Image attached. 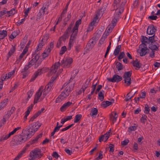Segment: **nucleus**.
<instances>
[{
  "mask_svg": "<svg viewBox=\"0 0 160 160\" xmlns=\"http://www.w3.org/2000/svg\"><path fill=\"white\" fill-rule=\"evenodd\" d=\"M30 128L28 129V133L27 134L26 137H25V135L24 136H22V135H19L14 136L15 138L16 139L14 140H15V143L14 144L17 145L21 144L26 141L28 138H30L34 135V132L32 131V130L31 131H30Z\"/></svg>",
  "mask_w": 160,
  "mask_h": 160,
  "instance_id": "1",
  "label": "nucleus"
},
{
  "mask_svg": "<svg viewBox=\"0 0 160 160\" xmlns=\"http://www.w3.org/2000/svg\"><path fill=\"white\" fill-rule=\"evenodd\" d=\"M43 155V154L42 153L41 150L38 148L32 150L30 153V156L34 159L40 158Z\"/></svg>",
  "mask_w": 160,
  "mask_h": 160,
  "instance_id": "2",
  "label": "nucleus"
},
{
  "mask_svg": "<svg viewBox=\"0 0 160 160\" xmlns=\"http://www.w3.org/2000/svg\"><path fill=\"white\" fill-rule=\"evenodd\" d=\"M41 126V124H40L38 121L37 122H35L31 124V126H29L26 129V130H23L22 132V133L25 132L26 131H28V129H29L30 128V131L34 132V134L35 132L37 131V130L39 128V127Z\"/></svg>",
  "mask_w": 160,
  "mask_h": 160,
  "instance_id": "3",
  "label": "nucleus"
},
{
  "mask_svg": "<svg viewBox=\"0 0 160 160\" xmlns=\"http://www.w3.org/2000/svg\"><path fill=\"white\" fill-rule=\"evenodd\" d=\"M72 62V58L68 57L64 58L61 62V66L64 68H69Z\"/></svg>",
  "mask_w": 160,
  "mask_h": 160,
  "instance_id": "4",
  "label": "nucleus"
},
{
  "mask_svg": "<svg viewBox=\"0 0 160 160\" xmlns=\"http://www.w3.org/2000/svg\"><path fill=\"white\" fill-rule=\"evenodd\" d=\"M122 79V77L116 74H114L112 78H107L108 80L112 82H118L121 81Z\"/></svg>",
  "mask_w": 160,
  "mask_h": 160,
  "instance_id": "5",
  "label": "nucleus"
},
{
  "mask_svg": "<svg viewBox=\"0 0 160 160\" xmlns=\"http://www.w3.org/2000/svg\"><path fill=\"white\" fill-rule=\"evenodd\" d=\"M157 30L156 28L153 24H151L148 26L147 30V33L148 35H153Z\"/></svg>",
  "mask_w": 160,
  "mask_h": 160,
  "instance_id": "6",
  "label": "nucleus"
},
{
  "mask_svg": "<svg viewBox=\"0 0 160 160\" xmlns=\"http://www.w3.org/2000/svg\"><path fill=\"white\" fill-rule=\"evenodd\" d=\"M159 47V44L157 42H153L149 43L148 48L151 50L158 51V48Z\"/></svg>",
  "mask_w": 160,
  "mask_h": 160,
  "instance_id": "7",
  "label": "nucleus"
},
{
  "mask_svg": "<svg viewBox=\"0 0 160 160\" xmlns=\"http://www.w3.org/2000/svg\"><path fill=\"white\" fill-rule=\"evenodd\" d=\"M109 132H107L105 134L101 135L99 138V142L104 141L105 142L108 139L109 137Z\"/></svg>",
  "mask_w": 160,
  "mask_h": 160,
  "instance_id": "8",
  "label": "nucleus"
},
{
  "mask_svg": "<svg viewBox=\"0 0 160 160\" xmlns=\"http://www.w3.org/2000/svg\"><path fill=\"white\" fill-rule=\"evenodd\" d=\"M123 11L122 10V8H121L119 9V8H117L116 9V11L114 15V18L118 19L120 17V16L121 13H122Z\"/></svg>",
  "mask_w": 160,
  "mask_h": 160,
  "instance_id": "9",
  "label": "nucleus"
},
{
  "mask_svg": "<svg viewBox=\"0 0 160 160\" xmlns=\"http://www.w3.org/2000/svg\"><path fill=\"white\" fill-rule=\"evenodd\" d=\"M39 56L38 55V54H37L35 55V57L28 62L29 65L30 64L31 66L34 65L35 63L37 62V61L39 58Z\"/></svg>",
  "mask_w": 160,
  "mask_h": 160,
  "instance_id": "10",
  "label": "nucleus"
},
{
  "mask_svg": "<svg viewBox=\"0 0 160 160\" xmlns=\"http://www.w3.org/2000/svg\"><path fill=\"white\" fill-rule=\"evenodd\" d=\"M72 102L68 101L67 102L65 103L60 108V110L62 111H63L65 110H66L72 104Z\"/></svg>",
  "mask_w": 160,
  "mask_h": 160,
  "instance_id": "11",
  "label": "nucleus"
},
{
  "mask_svg": "<svg viewBox=\"0 0 160 160\" xmlns=\"http://www.w3.org/2000/svg\"><path fill=\"white\" fill-rule=\"evenodd\" d=\"M42 91L41 92H38V91L35 95L34 100V104L37 103L39 100L40 97L41 96L42 94Z\"/></svg>",
  "mask_w": 160,
  "mask_h": 160,
  "instance_id": "12",
  "label": "nucleus"
},
{
  "mask_svg": "<svg viewBox=\"0 0 160 160\" xmlns=\"http://www.w3.org/2000/svg\"><path fill=\"white\" fill-rule=\"evenodd\" d=\"M42 133H40L37 136V137L32 140H31L29 142L30 144L35 143L38 141V139L42 136Z\"/></svg>",
  "mask_w": 160,
  "mask_h": 160,
  "instance_id": "13",
  "label": "nucleus"
},
{
  "mask_svg": "<svg viewBox=\"0 0 160 160\" xmlns=\"http://www.w3.org/2000/svg\"><path fill=\"white\" fill-rule=\"evenodd\" d=\"M141 52H138L139 53L140 56H143L147 53L148 52H147V50L148 49V48H145L141 47Z\"/></svg>",
  "mask_w": 160,
  "mask_h": 160,
  "instance_id": "14",
  "label": "nucleus"
},
{
  "mask_svg": "<svg viewBox=\"0 0 160 160\" xmlns=\"http://www.w3.org/2000/svg\"><path fill=\"white\" fill-rule=\"evenodd\" d=\"M91 79L90 78H88V79L86 81V82H85L84 85H83L82 87V89L83 92H84L86 88L88 87V86L89 85V83L90 82Z\"/></svg>",
  "mask_w": 160,
  "mask_h": 160,
  "instance_id": "15",
  "label": "nucleus"
},
{
  "mask_svg": "<svg viewBox=\"0 0 160 160\" xmlns=\"http://www.w3.org/2000/svg\"><path fill=\"white\" fill-rule=\"evenodd\" d=\"M0 32V40L4 38L7 35V32L6 30L1 31Z\"/></svg>",
  "mask_w": 160,
  "mask_h": 160,
  "instance_id": "16",
  "label": "nucleus"
},
{
  "mask_svg": "<svg viewBox=\"0 0 160 160\" xmlns=\"http://www.w3.org/2000/svg\"><path fill=\"white\" fill-rule=\"evenodd\" d=\"M69 33L67 32V31H65L64 34L60 37L59 39L61 40H62L65 41L67 38H68L69 37L68 35Z\"/></svg>",
  "mask_w": 160,
  "mask_h": 160,
  "instance_id": "17",
  "label": "nucleus"
},
{
  "mask_svg": "<svg viewBox=\"0 0 160 160\" xmlns=\"http://www.w3.org/2000/svg\"><path fill=\"white\" fill-rule=\"evenodd\" d=\"M48 69L46 67H43L41 69H38L36 72L39 75H41L42 74L47 72Z\"/></svg>",
  "mask_w": 160,
  "mask_h": 160,
  "instance_id": "18",
  "label": "nucleus"
},
{
  "mask_svg": "<svg viewBox=\"0 0 160 160\" xmlns=\"http://www.w3.org/2000/svg\"><path fill=\"white\" fill-rule=\"evenodd\" d=\"M132 74V71H130L128 72H124L123 76V78H131Z\"/></svg>",
  "mask_w": 160,
  "mask_h": 160,
  "instance_id": "19",
  "label": "nucleus"
},
{
  "mask_svg": "<svg viewBox=\"0 0 160 160\" xmlns=\"http://www.w3.org/2000/svg\"><path fill=\"white\" fill-rule=\"evenodd\" d=\"M121 45H118L116 47L113 53L115 56H116L119 53L121 48Z\"/></svg>",
  "mask_w": 160,
  "mask_h": 160,
  "instance_id": "20",
  "label": "nucleus"
},
{
  "mask_svg": "<svg viewBox=\"0 0 160 160\" xmlns=\"http://www.w3.org/2000/svg\"><path fill=\"white\" fill-rule=\"evenodd\" d=\"M116 68H117L118 71H120L121 70L123 69V66L122 63L120 62H117L116 63Z\"/></svg>",
  "mask_w": 160,
  "mask_h": 160,
  "instance_id": "21",
  "label": "nucleus"
},
{
  "mask_svg": "<svg viewBox=\"0 0 160 160\" xmlns=\"http://www.w3.org/2000/svg\"><path fill=\"white\" fill-rule=\"evenodd\" d=\"M91 112L92 114L90 113V115L91 116H94V115H96L98 113V110L96 108H92Z\"/></svg>",
  "mask_w": 160,
  "mask_h": 160,
  "instance_id": "22",
  "label": "nucleus"
},
{
  "mask_svg": "<svg viewBox=\"0 0 160 160\" xmlns=\"http://www.w3.org/2000/svg\"><path fill=\"white\" fill-rule=\"evenodd\" d=\"M8 99L6 98L4 99L2 102L0 103V108L2 109L3 108L5 107L6 103L8 102Z\"/></svg>",
  "mask_w": 160,
  "mask_h": 160,
  "instance_id": "23",
  "label": "nucleus"
},
{
  "mask_svg": "<svg viewBox=\"0 0 160 160\" xmlns=\"http://www.w3.org/2000/svg\"><path fill=\"white\" fill-rule=\"evenodd\" d=\"M16 48L15 46L12 47L11 48L10 50L8 52V59L14 53V52L15 51Z\"/></svg>",
  "mask_w": 160,
  "mask_h": 160,
  "instance_id": "24",
  "label": "nucleus"
},
{
  "mask_svg": "<svg viewBox=\"0 0 160 160\" xmlns=\"http://www.w3.org/2000/svg\"><path fill=\"white\" fill-rule=\"evenodd\" d=\"M82 117V115L80 114H77L75 117L74 119V122L77 123L81 119Z\"/></svg>",
  "mask_w": 160,
  "mask_h": 160,
  "instance_id": "25",
  "label": "nucleus"
},
{
  "mask_svg": "<svg viewBox=\"0 0 160 160\" xmlns=\"http://www.w3.org/2000/svg\"><path fill=\"white\" fill-rule=\"evenodd\" d=\"M124 83H126L127 86H129L130 85L131 83V78H124Z\"/></svg>",
  "mask_w": 160,
  "mask_h": 160,
  "instance_id": "26",
  "label": "nucleus"
},
{
  "mask_svg": "<svg viewBox=\"0 0 160 160\" xmlns=\"http://www.w3.org/2000/svg\"><path fill=\"white\" fill-rule=\"evenodd\" d=\"M150 111V107L147 104H145V105L144 110V112L146 114H148L149 113Z\"/></svg>",
  "mask_w": 160,
  "mask_h": 160,
  "instance_id": "27",
  "label": "nucleus"
},
{
  "mask_svg": "<svg viewBox=\"0 0 160 160\" xmlns=\"http://www.w3.org/2000/svg\"><path fill=\"white\" fill-rule=\"evenodd\" d=\"M93 46L94 45L93 44L92 45L90 42H88V43H87L86 47L87 51L89 52L90 50L92 48Z\"/></svg>",
  "mask_w": 160,
  "mask_h": 160,
  "instance_id": "28",
  "label": "nucleus"
},
{
  "mask_svg": "<svg viewBox=\"0 0 160 160\" xmlns=\"http://www.w3.org/2000/svg\"><path fill=\"white\" fill-rule=\"evenodd\" d=\"M39 75L38 73L36 71L35 72L34 74V75L32 76V77L30 80V82H31L33 81L34 80H35L36 78H37V77Z\"/></svg>",
  "mask_w": 160,
  "mask_h": 160,
  "instance_id": "29",
  "label": "nucleus"
},
{
  "mask_svg": "<svg viewBox=\"0 0 160 160\" xmlns=\"http://www.w3.org/2000/svg\"><path fill=\"white\" fill-rule=\"evenodd\" d=\"M52 86H53L48 83V84L46 86L44 89L47 91V92H49L50 91L51 89L52 88Z\"/></svg>",
  "mask_w": 160,
  "mask_h": 160,
  "instance_id": "30",
  "label": "nucleus"
},
{
  "mask_svg": "<svg viewBox=\"0 0 160 160\" xmlns=\"http://www.w3.org/2000/svg\"><path fill=\"white\" fill-rule=\"evenodd\" d=\"M73 87V86H71V87L70 86L67 87L64 90L66 91V92L67 93H68V94H69V93L72 90Z\"/></svg>",
  "mask_w": 160,
  "mask_h": 160,
  "instance_id": "31",
  "label": "nucleus"
},
{
  "mask_svg": "<svg viewBox=\"0 0 160 160\" xmlns=\"http://www.w3.org/2000/svg\"><path fill=\"white\" fill-rule=\"evenodd\" d=\"M125 55L124 52H120L119 55L118 57V59L120 61L121 60L125 57Z\"/></svg>",
  "mask_w": 160,
  "mask_h": 160,
  "instance_id": "32",
  "label": "nucleus"
},
{
  "mask_svg": "<svg viewBox=\"0 0 160 160\" xmlns=\"http://www.w3.org/2000/svg\"><path fill=\"white\" fill-rule=\"evenodd\" d=\"M67 50V48L66 46H64L61 48V50L60 51L59 54L62 55Z\"/></svg>",
  "mask_w": 160,
  "mask_h": 160,
  "instance_id": "33",
  "label": "nucleus"
},
{
  "mask_svg": "<svg viewBox=\"0 0 160 160\" xmlns=\"http://www.w3.org/2000/svg\"><path fill=\"white\" fill-rule=\"evenodd\" d=\"M31 65L30 64L29 65V63H28V65H26L25 66L24 68L22 69V70L21 72H22L25 71H28V69L31 67Z\"/></svg>",
  "mask_w": 160,
  "mask_h": 160,
  "instance_id": "34",
  "label": "nucleus"
},
{
  "mask_svg": "<svg viewBox=\"0 0 160 160\" xmlns=\"http://www.w3.org/2000/svg\"><path fill=\"white\" fill-rule=\"evenodd\" d=\"M68 95L69 94H68V93H67L66 92V91L64 90L61 93L60 95V97H62V99L63 98H66Z\"/></svg>",
  "mask_w": 160,
  "mask_h": 160,
  "instance_id": "35",
  "label": "nucleus"
},
{
  "mask_svg": "<svg viewBox=\"0 0 160 160\" xmlns=\"http://www.w3.org/2000/svg\"><path fill=\"white\" fill-rule=\"evenodd\" d=\"M26 149L27 148H26L23 149L17 156L18 157V158L19 159L22 156V155L25 152Z\"/></svg>",
  "mask_w": 160,
  "mask_h": 160,
  "instance_id": "36",
  "label": "nucleus"
},
{
  "mask_svg": "<svg viewBox=\"0 0 160 160\" xmlns=\"http://www.w3.org/2000/svg\"><path fill=\"white\" fill-rule=\"evenodd\" d=\"M95 80H94L93 81V85H92V91L91 92V94H93V93L94 92V91H95V89H96V86L97 85V83L96 82V83L95 84H94V82H95Z\"/></svg>",
  "mask_w": 160,
  "mask_h": 160,
  "instance_id": "37",
  "label": "nucleus"
},
{
  "mask_svg": "<svg viewBox=\"0 0 160 160\" xmlns=\"http://www.w3.org/2000/svg\"><path fill=\"white\" fill-rule=\"evenodd\" d=\"M49 38V35L48 34H46L45 35H44L42 39V41H44V42H47L48 39Z\"/></svg>",
  "mask_w": 160,
  "mask_h": 160,
  "instance_id": "38",
  "label": "nucleus"
},
{
  "mask_svg": "<svg viewBox=\"0 0 160 160\" xmlns=\"http://www.w3.org/2000/svg\"><path fill=\"white\" fill-rule=\"evenodd\" d=\"M17 11L16 10L15 8H13L12 9L10 10V14H9L8 17H9L11 15H14L15 13H17Z\"/></svg>",
  "mask_w": 160,
  "mask_h": 160,
  "instance_id": "39",
  "label": "nucleus"
},
{
  "mask_svg": "<svg viewBox=\"0 0 160 160\" xmlns=\"http://www.w3.org/2000/svg\"><path fill=\"white\" fill-rule=\"evenodd\" d=\"M98 99L101 101H102L104 99V94H102L101 92H99L98 94Z\"/></svg>",
  "mask_w": 160,
  "mask_h": 160,
  "instance_id": "40",
  "label": "nucleus"
},
{
  "mask_svg": "<svg viewBox=\"0 0 160 160\" xmlns=\"http://www.w3.org/2000/svg\"><path fill=\"white\" fill-rule=\"evenodd\" d=\"M137 126H132L129 127L128 128V131L131 132L132 131H135L137 128Z\"/></svg>",
  "mask_w": 160,
  "mask_h": 160,
  "instance_id": "41",
  "label": "nucleus"
},
{
  "mask_svg": "<svg viewBox=\"0 0 160 160\" xmlns=\"http://www.w3.org/2000/svg\"><path fill=\"white\" fill-rule=\"evenodd\" d=\"M133 67H135L138 68H140L141 67L142 64L140 62H136V63H132Z\"/></svg>",
  "mask_w": 160,
  "mask_h": 160,
  "instance_id": "42",
  "label": "nucleus"
},
{
  "mask_svg": "<svg viewBox=\"0 0 160 160\" xmlns=\"http://www.w3.org/2000/svg\"><path fill=\"white\" fill-rule=\"evenodd\" d=\"M81 19H79L77 20L75 22V25L74 27L78 29V28L80 24H81Z\"/></svg>",
  "mask_w": 160,
  "mask_h": 160,
  "instance_id": "43",
  "label": "nucleus"
},
{
  "mask_svg": "<svg viewBox=\"0 0 160 160\" xmlns=\"http://www.w3.org/2000/svg\"><path fill=\"white\" fill-rule=\"evenodd\" d=\"M148 39L149 42H148V44H149L150 42L151 43L155 42L156 41V40L153 38V37H149L148 38Z\"/></svg>",
  "mask_w": 160,
  "mask_h": 160,
  "instance_id": "44",
  "label": "nucleus"
},
{
  "mask_svg": "<svg viewBox=\"0 0 160 160\" xmlns=\"http://www.w3.org/2000/svg\"><path fill=\"white\" fill-rule=\"evenodd\" d=\"M142 38L141 39V42H146L147 43H148V42L147 41H149L148 38L144 36H142Z\"/></svg>",
  "mask_w": 160,
  "mask_h": 160,
  "instance_id": "45",
  "label": "nucleus"
},
{
  "mask_svg": "<svg viewBox=\"0 0 160 160\" xmlns=\"http://www.w3.org/2000/svg\"><path fill=\"white\" fill-rule=\"evenodd\" d=\"M117 20V19L114 18V19L112 20L111 22L112 24V25H111L112 28H114V26L116 25Z\"/></svg>",
  "mask_w": 160,
  "mask_h": 160,
  "instance_id": "46",
  "label": "nucleus"
},
{
  "mask_svg": "<svg viewBox=\"0 0 160 160\" xmlns=\"http://www.w3.org/2000/svg\"><path fill=\"white\" fill-rule=\"evenodd\" d=\"M39 115L37 113H35L31 117L29 121V122L31 121L32 122Z\"/></svg>",
  "mask_w": 160,
  "mask_h": 160,
  "instance_id": "47",
  "label": "nucleus"
},
{
  "mask_svg": "<svg viewBox=\"0 0 160 160\" xmlns=\"http://www.w3.org/2000/svg\"><path fill=\"white\" fill-rule=\"evenodd\" d=\"M114 146L113 144H110L109 145V152H113L114 151Z\"/></svg>",
  "mask_w": 160,
  "mask_h": 160,
  "instance_id": "48",
  "label": "nucleus"
},
{
  "mask_svg": "<svg viewBox=\"0 0 160 160\" xmlns=\"http://www.w3.org/2000/svg\"><path fill=\"white\" fill-rule=\"evenodd\" d=\"M51 72L52 73H55L57 70V68L53 66H52L51 68Z\"/></svg>",
  "mask_w": 160,
  "mask_h": 160,
  "instance_id": "49",
  "label": "nucleus"
},
{
  "mask_svg": "<svg viewBox=\"0 0 160 160\" xmlns=\"http://www.w3.org/2000/svg\"><path fill=\"white\" fill-rule=\"evenodd\" d=\"M22 73H22L23 76H22V78H25L29 74L30 72L29 71H25V72H23Z\"/></svg>",
  "mask_w": 160,
  "mask_h": 160,
  "instance_id": "50",
  "label": "nucleus"
},
{
  "mask_svg": "<svg viewBox=\"0 0 160 160\" xmlns=\"http://www.w3.org/2000/svg\"><path fill=\"white\" fill-rule=\"evenodd\" d=\"M142 42V43L139 46V48H141V47H142L143 48H147V45L146 43V42Z\"/></svg>",
  "mask_w": 160,
  "mask_h": 160,
  "instance_id": "51",
  "label": "nucleus"
},
{
  "mask_svg": "<svg viewBox=\"0 0 160 160\" xmlns=\"http://www.w3.org/2000/svg\"><path fill=\"white\" fill-rule=\"evenodd\" d=\"M78 29L74 27L72 30H71L70 32H71L72 33H75V34H78Z\"/></svg>",
  "mask_w": 160,
  "mask_h": 160,
  "instance_id": "52",
  "label": "nucleus"
},
{
  "mask_svg": "<svg viewBox=\"0 0 160 160\" xmlns=\"http://www.w3.org/2000/svg\"><path fill=\"white\" fill-rule=\"evenodd\" d=\"M73 23H71L69 27H68V28H67V29L66 30V31H67L69 33L70 32H71V30L72 28V26L73 25Z\"/></svg>",
  "mask_w": 160,
  "mask_h": 160,
  "instance_id": "53",
  "label": "nucleus"
},
{
  "mask_svg": "<svg viewBox=\"0 0 160 160\" xmlns=\"http://www.w3.org/2000/svg\"><path fill=\"white\" fill-rule=\"evenodd\" d=\"M56 77H52L51 78L50 81L48 82V83L53 86V82L56 79Z\"/></svg>",
  "mask_w": 160,
  "mask_h": 160,
  "instance_id": "54",
  "label": "nucleus"
},
{
  "mask_svg": "<svg viewBox=\"0 0 160 160\" xmlns=\"http://www.w3.org/2000/svg\"><path fill=\"white\" fill-rule=\"evenodd\" d=\"M52 156L56 159H58L59 156L56 152H54L52 154Z\"/></svg>",
  "mask_w": 160,
  "mask_h": 160,
  "instance_id": "55",
  "label": "nucleus"
},
{
  "mask_svg": "<svg viewBox=\"0 0 160 160\" xmlns=\"http://www.w3.org/2000/svg\"><path fill=\"white\" fill-rule=\"evenodd\" d=\"M148 18V19H150L152 20H156L158 18V17L156 15L155 16L154 15H152L149 16Z\"/></svg>",
  "mask_w": 160,
  "mask_h": 160,
  "instance_id": "56",
  "label": "nucleus"
},
{
  "mask_svg": "<svg viewBox=\"0 0 160 160\" xmlns=\"http://www.w3.org/2000/svg\"><path fill=\"white\" fill-rule=\"evenodd\" d=\"M129 142V140L128 139L125 140L121 142V144L123 146L127 145Z\"/></svg>",
  "mask_w": 160,
  "mask_h": 160,
  "instance_id": "57",
  "label": "nucleus"
},
{
  "mask_svg": "<svg viewBox=\"0 0 160 160\" xmlns=\"http://www.w3.org/2000/svg\"><path fill=\"white\" fill-rule=\"evenodd\" d=\"M113 28H112V26L111 25H109L107 27L106 30H107V32L110 33L111 32Z\"/></svg>",
  "mask_w": 160,
  "mask_h": 160,
  "instance_id": "58",
  "label": "nucleus"
},
{
  "mask_svg": "<svg viewBox=\"0 0 160 160\" xmlns=\"http://www.w3.org/2000/svg\"><path fill=\"white\" fill-rule=\"evenodd\" d=\"M8 139V138L6 135H3L2 137H1L0 139V141L2 142L3 141L6 140H7Z\"/></svg>",
  "mask_w": 160,
  "mask_h": 160,
  "instance_id": "59",
  "label": "nucleus"
},
{
  "mask_svg": "<svg viewBox=\"0 0 160 160\" xmlns=\"http://www.w3.org/2000/svg\"><path fill=\"white\" fill-rule=\"evenodd\" d=\"M44 42L43 41H42L41 40V42L38 45V47H40L39 50H41L42 47L44 45L45 43H44Z\"/></svg>",
  "mask_w": 160,
  "mask_h": 160,
  "instance_id": "60",
  "label": "nucleus"
},
{
  "mask_svg": "<svg viewBox=\"0 0 160 160\" xmlns=\"http://www.w3.org/2000/svg\"><path fill=\"white\" fill-rule=\"evenodd\" d=\"M102 152H103L102 151H100L99 152V156L96 158V159H102L103 158L102 155Z\"/></svg>",
  "mask_w": 160,
  "mask_h": 160,
  "instance_id": "61",
  "label": "nucleus"
},
{
  "mask_svg": "<svg viewBox=\"0 0 160 160\" xmlns=\"http://www.w3.org/2000/svg\"><path fill=\"white\" fill-rule=\"evenodd\" d=\"M18 31H14L11 34V36L13 35L14 36V37H16L19 34V32H20V31L18 30Z\"/></svg>",
  "mask_w": 160,
  "mask_h": 160,
  "instance_id": "62",
  "label": "nucleus"
},
{
  "mask_svg": "<svg viewBox=\"0 0 160 160\" xmlns=\"http://www.w3.org/2000/svg\"><path fill=\"white\" fill-rule=\"evenodd\" d=\"M71 14H70V13L69 14H68L67 15V18H66L64 20V21H65V22H68L69 21V20L71 18Z\"/></svg>",
  "mask_w": 160,
  "mask_h": 160,
  "instance_id": "63",
  "label": "nucleus"
},
{
  "mask_svg": "<svg viewBox=\"0 0 160 160\" xmlns=\"http://www.w3.org/2000/svg\"><path fill=\"white\" fill-rule=\"evenodd\" d=\"M49 54H48V53L44 52H43L42 53V58L43 59H44L46 57H48V56Z\"/></svg>",
  "mask_w": 160,
  "mask_h": 160,
  "instance_id": "64",
  "label": "nucleus"
}]
</instances>
